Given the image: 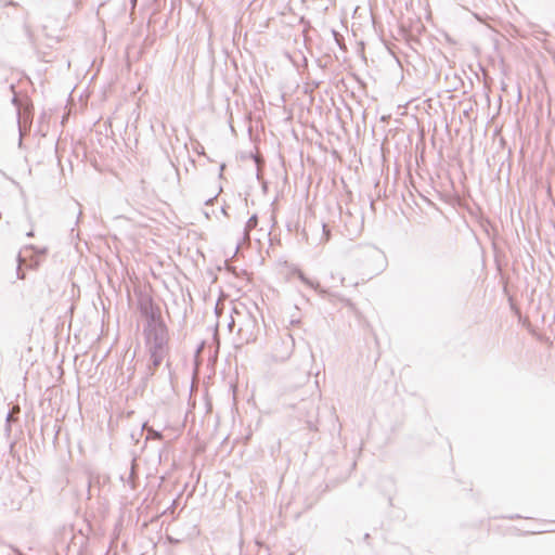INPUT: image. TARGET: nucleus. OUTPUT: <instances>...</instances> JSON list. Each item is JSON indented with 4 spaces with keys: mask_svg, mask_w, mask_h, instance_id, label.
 <instances>
[{
    "mask_svg": "<svg viewBox=\"0 0 555 555\" xmlns=\"http://www.w3.org/2000/svg\"><path fill=\"white\" fill-rule=\"evenodd\" d=\"M149 344H153L155 349L162 350L168 343V331L163 322H159L147 333Z\"/></svg>",
    "mask_w": 555,
    "mask_h": 555,
    "instance_id": "1",
    "label": "nucleus"
}]
</instances>
